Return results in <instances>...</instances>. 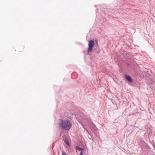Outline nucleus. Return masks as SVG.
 <instances>
[{
    "label": "nucleus",
    "instance_id": "4",
    "mask_svg": "<svg viewBox=\"0 0 155 155\" xmlns=\"http://www.w3.org/2000/svg\"><path fill=\"white\" fill-rule=\"evenodd\" d=\"M64 142L65 143H66V144H67L68 146H70V144L69 143L68 141L66 140V139H64Z\"/></svg>",
    "mask_w": 155,
    "mask_h": 155
},
{
    "label": "nucleus",
    "instance_id": "6",
    "mask_svg": "<svg viewBox=\"0 0 155 155\" xmlns=\"http://www.w3.org/2000/svg\"><path fill=\"white\" fill-rule=\"evenodd\" d=\"M62 155H67L66 153L64 151H62Z\"/></svg>",
    "mask_w": 155,
    "mask_h": 155
},
{
    "label": "nucleus",
    "instance_id": "7",
    "mask_svg": "<svg viewBox=\"0 0 155 155\" xmlns=\"http://www.w3.org/2000/svg\"><path fill=\"white\" fill-rule=\"evenodd\" d=\"M80 155H84V154H83V153H82V151H81V153H80Z\"/></svg>",
    "mask_w": 155,
    "mask_h": 155
},
{
    "label": "nucleus",
    "instance_id": "2",
    "mask_svg": "<svg viewBox=\"0 0 155 155\" xmlns=\"http://www.w3.org/2000/svg\"><path fill=\"white\" fill-rule=\"evenodd\" d=\"M94 44V41L91 40L89 41L87 49V51L88 52H91L92 51Z\"/></svg>",
    "mask_w": 155,
    "mask_h": 155
},
{
    "label": "nucleus",
    "instance_id": "3",
    "mask_svg": "<svg viewBox=\"0 0 155 155\" xmlns=\"http://www.w3.org/2000/svg\"><path fill=\"white\" fill-rule=\"evenodd\" d=\"M125 77L126 79V80L129 82H133V80L131 79V78L130 76H128L127 74H126L125 75Z\"/></svg>",
    "mask_w": 155,
    "mask_h": 155
},
{
    "label": "nucleus",
    "instance_id": "1",
    "mask_svg": "<svg viewBox=\"0 0 155 155\" xmlns=\"http://www.w3.org/2000/svg\"><path fill=\"white\" fill-rule=\"evenodd\" d=\"M59 125L61 127L67 130H69L72 126L71 121L68 120H62Z\"/></svg>",
    "mask_w": 155,
    "mask_h": 155
},
{
    "label": "nucleus",
    "instance_id": "5",
    "mask_svg": "<svg viewBox=\"0 0 155 155\" xmlns=\"http://www.w3.org/2000/svg\"><path fill=\"white\" fill-rule=\"evenodd\" d=\"M76 149L78 150L81 151H82L83 150V149L82 148H81L80 147H79L76 146Z\"/></svg>",
    "mask_w": 155,
    "mask_h": 155
}]
</instances>
